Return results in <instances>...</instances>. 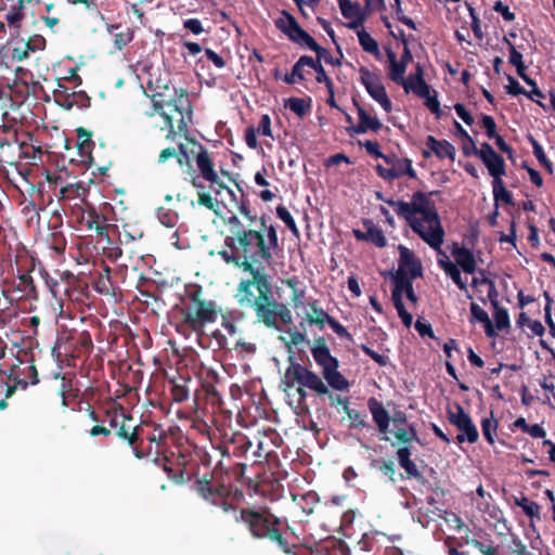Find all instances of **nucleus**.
Returning <instances> with one entry per match:
<instances>
[{
  "label": "nucleus",
  "mask_w": 555,
  "mask_h": 555,
  "mask_svg": "<svg viewBox=\"0 0 555 555\" xmlns=\"http://www.w3.org/2000/svg\"><path fill=\"white\" fill-rule=\"evenodd\" d=\"M285 108H289L297 116H305L311 108L310 98H288L284 100Z\"/></svg>",
  "instance_id": "c756f323"
},
{
  "label": "nucleus",
  "mask_w": 555,
  "mask_h": 555,
  "mask_svg": "<svg viewBox=\"0 0 555 555\" xmlns=\"http://www.w3.org/2000/svg\"><path fill=\"white\" fill-rule=\"evenodd\" d=\"M492 186H493V197L496 203L499 201H502L506 204H512V194L505 188L502 178H500V179L496 178V180H493Z\"/></svg>",
  "instance_id": "a19ab883"
},
{
  "label": "nucleus",
  "mask_w": 555,
  "mask_h": 555,
  "mask_svg": "<svg viewBox=\"0 0 555 555\" xmlns=\"http://www.w3.org/2000/svg\"><path fill=\"white\" fill-rule=\"evenodd\" d=\"M257 412L261 418L273 422L278 420V412L271 406V402L267 401L266 396L263 400H260L259 405H257Z\"/></svg>",
  "instance_id": "a18cd8bd"
},
{
  "label": "nucleus",
  "mask_w": 555,
  "mask_h": 555,
  "mask_svg": "<svg viewBox=\"0 0 555 555\" xmlns=\"http://www.w3.org/2000/svg\"><path fill=\"white\" fill-rule=\"evenodd\" d=\"M13 146L16 145V133L11 139H0V162L8 165H17L20 163V156Z\"/></svg>",
  "instance_id": "b1692460"
},
{
  "label": "nucleus",
  "mask_w": 555,
  "mask_h": 555,
  "mask_svg": "<svg viewBox=\"0 0 555 555\" xmlns=\"http://www.w3.org/2000/svg\"><path fill=\"white\" fill-rule=\"evenodd\" d=\"M364 225L366 228L365 240L377 247H384L386 245V237L383 231L371 222H365Z\"/></svg>",
  "instance_id": "4c0bfd02"
},
{
  "label": "nucleus",
  "mask_w": 555,
  "mask_h": 555,
  "mask_svg": "<svg viewBox=\"0 0 555 555\" xmlns=\"http://www.w3.org/2000/svg\"><path fill=\"white\" fill-rule=\"evenodd\" d=\"M157 217L159 222L167 228H175L178 222V214L164 207L158 208Z\"/></svg>",
  "instance_id": "79ce46f5"
},
{
  "label": "nucleus",
  "mask_w": 555,
  "mask_h": 555,
  "mask_svg": "<svg viewBox=\"0 0 555 555\" xmlns=\"http://www.w3.org/2000/svg\"><path fill=\"white\" fill-rule=\"evenodd\" d=\"M405 92H414L418 96H427L429 87L423 79V69L420 64L416 65V73L400 83Z\"/></svg>",
  "instance_id": "5701e85b"
},
{
  "label": "nucleus",
  "mask_w": 555,
  "mask_h": 555,
  "mask_svg": "<svg viewBox=\"0 0 555 555\" xmlns=\"http://www.w3.org/2000/svg\"><path fill=\"white\" fill-rule=\"evenodd\" d=\"M198 149L195 160L199 175L192 177L191 184L197 191L198 205L217 212L219 202L211 196V193L216 196L221 195L222 191H227L230 195L233 193L218 176L208 151L202 144Z\"/></svg>",
  "instance_id": "20e7f679"
},
{
  "label": "nucleus",
  "mask_w": 555,
  "mask_h": 555,
  "mask_svg": "<svg viewBox=\"0 0 555 555\" xmlns=\"http://www.w3.org/2000/svg\"><path fill=\"white\" fill-rule=\"evenodd\" d=\"M456 126L462 135L468 139L469 143L473 146L474 154L477 155L482 160V163L485 164L489 171V175L493 178V180H496V178H502L505 175L504 159L488 143H482L480 149H478L473 139L461 127V125L456 124Z\"/></svg>",
  "instance_id": "f8f14e48"
},
{
  "label": "nucleus",
  "mask_w": 555,
  "mask_h": 555,
  "mask_svg": "<svg viewBox=\"0 0 555 555\" xmlns=\"http://www.w3.org/2000/svg\"><path fill=\"white\" fill-rule=\"evenodd\" d=\"M162 118L164 119L168 132L166 134L167 140H175L178 133H181L178 131V126H175V116L170 114H162Z\"/></svg>",
  "instance_id": "4d7b16f0"
},
{
  "label": "nucleus",
  "mask_w": 555,
  "mask_h": 555,
  "mask_svg": "<svg viewBox=\"0 0 555 555\" xmlns=\"http://www.w3.org/2000/svg\"><path fill=\"white\" fill-rule=\"evenodd\" d=\"M305 289L299 286V283L295 280H284L280 286V296H282L286 302L294 308H299L302 305V298Z\"/></svg>",
  "instance_id": "aec40b11"
},
{
  "label": "nucleus",
  "mask_w": 555,
  "mask_h": 555,
  "mask_svg": "<svg viewBox=\"0 0 555 555\" xmlns=\"http://www.w3.org/2000/svg\"><path fill=\"white\" fill-rule=\"evenodd\" d=\"M392 301H393V305L398 311V314L399 317L401 318L403 324L406 326V327H410L411 324H412V321H413V317L411 313H409L404 306H403V302H402V299H401V289H400V286H396L395 289L392 291Z\"/></svg>",
  "instance_id": "f704fd0d"
},
{
  "label": "nucleus",
  "mask_w": 555,
  "mask_h": 555,
  "mask_svg": "<svg viewBox=\"0 0 555 555\" xmlns=\"http://www.w3.org/2000/svg\"><path fill=\"white\" fill-rule=\"evenodd\" d=\"M494 308H495V312H494V321H495V326L499 331H502L506 327H508L509 325V317H508V313L505 309L503 308H500L498 306V301L495 300V298H492L491 299Z\"/></svg>",
  "instance_id": "c03bdc74"
},
{
  "label": "nucleus",
  "mask_w": 555,
  "mask_h": 555,
  "mask_svg": "<svg viewBox=\"0 0 555 555\" xmlns=\"http://www.w3.org/2000/svg\"><path fill=\"white\" fill-rule=\"evenodd\" d=\"M358 116H359V124L357 127V132L363 133V132H366L367 130L377 131L380 129V127H382L380 121L376 117L371 116L362 107L358 108Z\"/></svg>",
  "instance_id": "c85d7f7f"
},
{
  "label": "nucleus",
  "mask_w": 555,
  "mask_h": 555,
  "mask_svg": "<svg viewBox=\"0 0 555 555\" xmlns=\"http://www.w3.org/2000/svg\"><path fill=\"white\" fill-rule=\"evenodd\" d=\"M133 39V30L126 28L125 30L114 33V47L117 50H122Z\"/></svg>",
  "instance_id": "09e8293b"
},
{
  "label": "nucleus",
  "mask_w": 555,
  "mask_h": 555,
  "mask_svg": "<svg viewBox=\"0 0 555 555\" xmlns=\"http://www.w3.org/2000/svg\"><path fill=\"white\" fill-rule=\"evenodd\" d=\"M86 192H87V189L83 185V182L68 183L64 186H61V189H60L61 198H64V199H73L76 197H82V196H85Z\"/></svg>",
  "instance_id": "e433bc0d"
},
{
  "label": "nucleus",
  "mask_w": 555,
  "mask_h": 555,
  "mask_svg": "<svg viewBox=\"0 0 555 555\" xmlns=\"http://www.w3.org/2000/svg\"><path fill=\"white\" fill-rule=\"evenodd\" d=\"M360 79L364 85L369 94L380 104V106L389 113L391 111V101L388 98L385 87L380 82L377 76L372 74L366 68H361L360 70Z\"/></svg>",
  "instance_id": "f3484780"
},
{
  "label": "nucleus",
  "mask_w": 555,
  "mask_h": 555,
  "mask_svg": "<svg viewBox=\"0 0 555 555\" xmlns=\"http://www.w3.org/2000/svg\"><path fill=\"white\" fill-rule=\"evenodd\" d=\"M392 301H393V305L398 311V314L399 317L401 318L403 324L406 326V327H410L411 324H412V321H413V317L411 313H409L404 306H403V302H402V299H401V289H400V286H396L395 289L392 291Z\"/></svg>",
  "instance_id": "72a5a7b5"
},
{
  "label": "nucleus",
  "mask_w": 555,
  "mask_h": 555,
  "mask_svg": "<svg viewBox=\"0 0 555 555\" xmlns=\"http://www.w3.org/2000/svg\"><path fill=\"white\" fill-rule=\"evenodd\" d=\"M93 142L91 140V133H86V138L81 141H78L77 147L79 150V154L81 156H88L89 163L93 164V157L91 155V146Z\"/></svg>",
  "instance_id": "5fc2aeb1"
},
{
  "label": "nucleus",
  "mask_w": 555,
  "mask_h": 555,
  "mask_svg": "<svg viewBox=\"0 0 555 555\" xmlns=\"http://www.w3.org/2000/svg\"><path fill=\"white\" fill-rule=\"evenodd\" d=\"M93 350V341L88 331L76 332L69 336V356L73 359L88 358Z\"/></svg>",
  "instance_id": "6ab92c4d"
},
{
  "label": "nucleus",
  "mask_w": 555,
  "mask_h": 555,
  "mask_svg": "<svg viewBox=\"0 0 555 555\" xmlns=\"http://www.w3.org/2000/svg\"><path fill=\"white\" fill-rule=\"evenodd\" d=\"M386 53L389 62V77L391 80L400 85L405 79L404 74L408 65L399 61L392 50L388 49Z\"/></svg>",
  "instance_id": "393cba45"
},
{
  "label": "nucleus",
  "mask_w": 555,
  "mask_h": 555,
  "mask_svg": "<svg viewBox=\"0 0 555 555\" xmlns=\"http://www.w3.org/2000/svg\"><path fill=\"white\" fill-rule=\"evenodd\" d=\"M190 378L179 377V378H172L169 380L171 384L170 393L172 397V401L176 403H182L189 399L190 389H189V382Z\"/></svg>",
  "instance_id": "bb28decb"
},
{
  "label": "nucleus",
  "mask_w": 555,
  "mask_h": 555,
  "mask_svg": "<svg viewBox=\"0 0 555 555\" xmlns=\"http://www.w3.org/2000/svg\"><path fill=\"white\" fill-rule=\"evenodd\" d=\"M395 438L400 443H406L416 439V430L410 426L408 428H398L395 431Z\"/></svg>",
  "instance_id": "864d4df0"
},
{
  "label": "nucleus",
  "mask_w": 555,
  "mask_h": 555,
  "mask_svg": "<svg viewBox=\"0 0 555 555\" xmlns=\"http://www.w3.org/2000/svg\"><path fill=\"white\" fill-rule=\"evenodd\" d=\"M231 442L235 444V449L240 451V454H245L253 446L250 439L242 433H234Z\"/></svg>",
  "instance_id": "de8ad7c7"
},
{
  "label": "nucleus",
  "mask_w": 555,
  "mask_h": 555,
  "mask_svg": "<svg viewBox=\"0 0 555 555\" xmlns=\"http://www.w3.org/2000/svg\"><path fill=\"white\" fill-rule=\"evenodd\" d=\"M183 27L193 35H201L204 31L203 24L198 18H188L183 22Z\"/></svg>",
  "instance_id": "052dcab7"
},
{
  "label": "nucleus",
  "mask_w": 555,
  "mask_h": 555,
  "mask_svg": "<svg viewBox=\"0 0 555 555\" xmlns=\"http://www.w3.org/2000/svg\"><path fill=\"white\" fill-rule=\"evenodd\" d=\"M472 284L475 287H478V286L483 285V284L488 285L489 286L488 297L490 299L496 297V289H495L494 284L489 279H487L486 276H483V275L480 276V278L479 276H474L473 280H472Z\"/></svg>",
  "instance_id": "bf43d9fd"
},
{
  "label": "nucleus",
  "mask_w": 555,
  "mask_h": 555,
  "mask_svg": "<svg viewBox=\"0 0 555 555\" xmlns=\"http://www.w3.org/2000/svg\"><path fill=\"white\" fill-rule=\"evenodd\" d=\"M358 39L364 51L379 57V47L377 41L364 29L358 30Z\"/></svg>",
  "instance_id": "c9c22d12"
},
{
  "label": "nucleus",
  "mask_w": 555,
  "mask_h": 555,
  "mask_svg": "<svg viewBox=\"0 0 555 555\" xmlns=\"http://www.w3.org/2000/svg\"><path fill=\"white\" fill-rule=\"evenodd\" d=\"M493 10L500 13L503 18L507 22H512L515 20V14L511 12L509 8L503 4L501 1L494 3Z\"/></svg>",
  "instance_id": "69168bd1"
},
{
  "label": "nucleus",
  "mask_w": 555,
  "mask_h": 555,
  "mask_svg": "<svg viewBox=\"0 0 555 555\" xmlns=\"http://www.w3.org/2000/svg\"><path fill=\"white\" fill-rule=\"evenodd\" d=\"M25 14L20 12H9L5 21L10 27L20 28L21 22L24 20Z\"/></svg>",
  "instance_id": "338daca9"
},
{
  "label": "nucleus",
  "mask_w": 555,
  "mask_h": 555,
  "mask_svg": "<svg viewBox=\"0 0 555 555\" xmlns=\"http://www.w3.org/2000/svg\"><path fill=\"white\" fill-rule=\"evenodd\" d=\"M470 313L474 320L479 322H488L490 320L488 313L477 304L473 302L470 305Z\"/></svg>",
  "instance_id": "0e129e2a"
},
{
  "label": "nucleus",
  "mask_w": 555,
  "mask_h": 555,
  "mask_svg": "<svg viewBox=\"0 0 555 555\" xmlns=\"http://www.w3.org/2000/svg\"><path fill=\"white\" fill-rule=\"evenodd\" d=\"M185 296L189 302L184 304L180 310L181 326H185L196 334H203L204 327L217 320V305L212 300L203 298V288L199 285L186 289Z\"/></svg>",
  "instance_id": "39448f33"
},
{
  "label": "nucleus",
  "mask_w": 555,
  "mask_h": 555,
  "mask_svg": "<svg viewBox=\"0 0 555 555\" xmlns=\"http://www.w3.org/2000/svg\"><path fill=\"white\" fill-rule=\"evenodd\" d=\"M427 146L430 149L433 153H435L438 157L444 158L448 157L450 159H454L455 149L454 146L446 140H436L434 137H428Z\"/></svg>",
  "instance_id": "cd10ccee"
},
{
  "label": "nucleus",
  "mask_w": 555,
  "mask_h": 555,
  "mask_svg": "<svg viewBox=\"0 0 555 555\" xmlns=\"http://www.w3.org/2000/svg\"><path fill=\"white\" fill-rule=\"evenodd\" d=\"M383 159L385 165L378 164L376 171L384 180L391 181L404 175L413 179L416 178L411 159L400 158L395 154L385 155Z\"/></svg>",
  "instance_id": "ddd939ff"
},
{
  "label": "nucleus",
  "mask_w": 555,
  "mask_h": 555,
  "mask_svg": "<svg viewBox=\"0 0 555 555\" xmlns=\"http://www.w3.org/2000/svg\"><path fill=\"white\" fill-rule=\"evenodd\" d=\"M150 443H155L158 447H165L167 444L168 435L160 425H155L153 433L147 437Z\"/></svg>",
  "instance_id": "8fccbe9b"
},
{
  "label": "nucleus",
  "mask_w": 555,
  "mask_h": 555,
  "mask_svg": "<svg viewBox=\"0 0 555 555\" xmlns=\"http://www.w3.org/2000/svg\"><path fill=\"white\" fill-rule=\"evenodd\" d=\"M389 204L424 242L437 250L439 256L437 262L443 271H447L455 264L450 260L449 256L441 250L444 231L435 204L427 195L416 193L410 202L391 201Z\"/></svg>",
  "instance_id": "f03ea898"
},
{
  "label": "nucleus",
  "mask_w": 555,
  "mask_h": 555,
  "mask_svg": "<svg viewBox=\"0 0 555 555\" xmlns=\"http://www.w3.org/2000/svg\"><path fill=\"white\" fill-rule=\"evenodd\" d=\"M331 317L321 308L312 307L311 311L307 314V321L311 324H318L323 326L325 323H330Z\"/></svg>",
  "instance_id": "37998d69"
},
{
  "label": "nucleus",
  "mask_w": 555,
  "mask_h": 555,
  "mask_svg": "<svg viewBox=\"0 0 555 555\" xmlns=\"http://www.w3.org/2000/svg\"><path fill=\"white\" fill-rule=\"evenodd\" d=\"M370 410L379 431L386 434L390 422L388 412L384 409L383 404L375 399L370 400Z\"/></svg>",
  "instance_id": "a878e982"
},
{
  "label": "nucleus",
  "mask_w": 555,
  "mask_h": 555,
  "mask_svg": "<svg viewBox=\"0 0 555 555\" xmlns=\"http://www.w3.org/2000/svg\"><path fill=\"white\" fill-rule=\"evenodd\" d=\"M345 412L353 426H364L365 416L354 409H350L347 403H345Z\"/></svg>",
  "instance_id": "6e6d98bb"
},
{
  "label": "nucleus",
  "mask_w": 555,
  "mask_h": 555,
  "mask_svg": "<svg viewBox=\"0 0 555 555\" xmlns=\"http://www.w3.org/2000/svg\"><path fill=\"white\" fill-rule=\"evenodd\" d=\"M398 250L400 254L398 272L410 279L421 276L423 271L422 262L414 253L403 245H399Z\"/></svg>",
  "instance_id": "a211bd4d"
},
{
  "label": "nucleus",
  "mask_w": 555,
  "mask_h": 555,
  "mask_svg": "<svg viewBox=\"0 0 555 555\" xmlns=\"http://www.w3.org/2000/svg\"><path fill=\"white\" fill-rule=\"evenodd\" d=\"M205 55L206 57L212 62V64L217 67V68H223L225 66V62L223 60L222 56H220L217 52H215L214 50L207 48L205 49Z\"/></svg>",
  "instance_id": "774afa93"
},
{
  "label": "nucleus",
  "mask_w": 555,
  "mask_h": 555,
  "mask_svg": "<svg viewBox=\"0 0 555 555\" xmlns=\"http://www.w3.org/2000/svg\"><path fill=\"white\" fill-rule=\"evenodd\" d=\"M1 293L10 304L14 300L37 301L39 299V292L29 271L18 270L17 275L10 282V287L3 288Z\"/></svg>",
  "instance_id": "9d476101"
},
{
  "label": "nucleus",
  "mask_w": 555,
  "mask_h": 555,
  "mask_svg": "<svg viewBox=\"0 0 555 555\" xmlns=\"http://www.w3.org/2000/svg\"><path fill=\"white\" fill-rule=\"evenodd\" d=\"M256 131L259 134L273 138L272 130H271V118L269 115L266 114V115L261 116V119L259 121V125H258Z\"/></svg>",
  "instance_id": "680f3d73"
},
{
  "label": "nucleus",
  "mask_w": 555,
  "mask_h": 555,
  "mask_svg": "<svg viewBox=\"0 0 555 555\" xmlns=\"http://www.w3.org/2000/svg\"><path fill=\"white\" fill-rule=\"evenodd\" d=\"M131 422L132 421L120 422L112 435L131 448L137 459L142 460L151 454V449L145 451L142 448L143 440L140 437L141 428L139 425H131Z\"/></svg>",
  "instance_id": "4468645a"
},
{
  "label": "nucleus",
  "mask_w": 555,
  "mask_h": 555,
  "mask_svg": "<svg viewBox=\"0 0 555 555\" xmlns=\"http://www.w3.org/2000/svg\"><path fill=\"white\" fill-rule=\"evenodd\" d=\"M154 111L162 114L176 113L179 117L176 119L178 131L188 132L189 124L192 121V105L189 93L185 89H173L172 94L166 95L164 92H155L152 95Z\"/></svg>",
  "instance_id": "423d86ee"
},
{
  "label": "nucleus",
  "mask_w": 555,
  "mask_h": 555,
  "mask_svg": "<svg viewBox=\"0 0 555 555\" xmlns=\"http://www.w3.org/2000/svg\"><path fill=\"white\" fill-rule=\"evenodd\" d=\"M509 63L516 67L518 76L526 83H533V80L526 75V65L522 62V54L517 50L515 44H509Z\"/></svg>",
  "instance_id": "7c9ffc66"
},
{
  "label": "nucleus",
  "mask_w": 555,
  "mask_h": 555,
  "mask_svg": "<svg viewBox=\"0 0 555 555\" xmlns=\"http://www.w3.org/2000/svg\"><path fill=\"white\" fill-rule=\"evenodd\" d=\"M16 145L17 146H13V149H15V152H17V154L20 156V162L22 159H26L30 164V162H33L31 149H30L31 147V143H28L25 140L21 141L16 137Z\"/></svg>",
  "instance_id": "3c124183"
},
{
  "label": "nucleus",
  "mask_w": 555,
  "mask_h": 555,
  "mask_svg": "<svg viewBox=\"0 0 555 555\" xmlns=\"http://www.w3.org/2000/svg\"><path fill=\"white\" fill-rule=\"evenodd\" d=\"M448 416L451 424H453L461 434L457 435L459 442L467 440L474 443L478 440V430L474 425L470 416L464 411L460 404H455L448 410Z\"/></svg>",
  "instance_id": "2eb2a0df"
},
{
  "label": "nucleus",
  "mask_w": 555,
  "mask_h": 555,
  "mask_svg": "<svg viewBox=\"0 0 555 555\" xmlns=\"http://www.w3.org/2000/svg\"><path fill=\"white\" fill-rule=\"evenodd\" d=\"M112 269L107 264H103L102 271L92 282L93 288L96 293L106 296H116V286L111 276Z\"/></svg>",
  "instance_id": "4be33fe9"
},
{
  "label": "nucleus",
  "mask_w": 555,
  "mask_h": 555,
  "mask_svg": "<svg viewBox=\"0 0 555 555\" xmlns=\"http://www.w3.org/2000/svg\"><path fill=\"white\" fill-rule=\"evenodd\" d=\"M280 220H282L296 236L299 235V231L296 227L294 218L286 209L281 208V207H280Z\"/></svg>",
  "instance_id": "e2e57ef3"
},
{
  "label": "nucleus",
  "mask_w": 555,
  "mask_h": 555,
  "mask_svg": "<svg viewBox=\"0 0 555 555\" xmlns=\"http://www.w3.org/2000/svg\"><path fill=\"white\" fill-rule=\"evenodd\" d=\"M47 244L57 257L63 256L66 249V240L61 231H52L47 237Z\"/></svg>",
  "instance_id": "473e14b6"
},
{
  "label": "nucleus",
  "mask_w": 555,
  "mask_h": 555,
  "mask_svg": "<svg viewBox=\"0 0 555 555\" xmlns=\"http://www.w3.org/2000/svg\"><path fill=\"white\" fill-rule=\"evenodd\" d=\"M280 340H283L286 344L289 353H293V347L304 345L306 341V337L302 333L298 331H293L288 332L286 336L280 337ZM293 359V354H289L291 364L294 363Z\"/></svg>",
  "instance_id": "ea45409f"
},
{
  "label": "nucleus",
  "mask_w": 555,
  "mask_h": 555,
  "mask_svg": "<svg viewBox=\"0 0 555 555\" xmlns=\"http://www.w3.org/2000/svg\"><path fill=\"white\" fill-rule=\"evenodd\" d=\"M311 353L315 362L322 367V373L327 383L335 389L343 390L348 384L337 371L338 361L331 356L330 349L323 338L314 340Z\"/></svg>",
  "instance_id": "6e6552de"
},
{
  "label": "nucleus",
  "mask_w": 555,
  "mask_h": 555,
  "mask_svg": "<svg viewBox=\"0 0 555 555\" xmlns=\"http://www.w3.org/2000/svg\"><path fill=\"white\" fill-rule=\"evenodd\" d=\"M278 431L273 427H262L257 438V450L254 454L258 457L255 464L258 466L256 479H248V490L260 498L274 503L278 499Z\"/></svg>",
  "instance_id": "7ed1b4c3"
},
{
  "label": "nucleus",
  "mask_w": 555,
  "mask_h": 555,
  "mask_svg": "<svg viewBox=\"0 0 555 555\" xmlns=\"http://www.w3.org/2000/svg\"><path fill=\"white\" fill-rule=\"evenodd\" d=\"M240 209L249 224H243L236 216L229 218L230 234L225 236L219 256L225 263L251 275L237 285L235 299L238 305L253 309L258 322L278 330V301L264 270V264L272 260L271 249L278 244L276 229L272 223L267 224L264 216L256 220L244 205Z\"/></svg>",
  "instance_id": "f257e3e1"
},
{
  "label": "nucleus",
  "mask_w": 555,
  "mask_h": 555,
  "mask_svg": "<svg viewBox=\"0 0 555 555\" xmlns=\"http://www.w3.org/2000/svg\"><path fill=\"white\" fill-rule=\"evenodd\" d=\"M397 456L406 473L413 474L416 472V465L410 460V450L406 447L400 448L397 451Z\"/></svg>",
  "instance_id": "49530a36"
},
{
  "label": "nucleus",
  "mask_w": 555,
  "mask_h": 555,
  "mask_svg": "<svg viewBox=\"0 0 555 555\" xmlns=\"http://www.w3.org/2000/svg\"><path fill=\"white\" fill-rule=\"evenodd\" d=\"M195 490L203 499L222 507L224 512L232 509V505L227 501L230 492L225 486L214 487L210 480L204 476L195 482Z\"/></svg>",
  "instance_id": "dca6fc26"
},
{
  "label": "nucleus",
  "mask_w": 555,
  "mask_h": 555,
  "mask_svg": "<svg viewBox=\"0 0 555 555\" xmlns=\"http://www.w3.org/2000/svg\"><path fill=\"white\" fill-rule=\"evenodd\" d=\"M106 418L102 421V423L107 422L108 427L111 428L112 433L118 427L120 422L125 421H133V417L129 414H126L124 412V409L120 406L119 409H108L105 411Z\"/></svg>",
  "instance_id": "2f4dec72"
},
{
  "label": "nucleus",
  "mask_w": 555,
  "mask_h": 555,
  "mask_svg": "<svg viewBox=\"0 0 555 555\" xmlns=\"http://www.w3.org/2000/svg\"><path fill=\"white\" fill-rule=\"evenodd\" d=\"M447 275H449L452 281L457 285V287L462 291H467V284L466 282L462 279L461 276V272L459 270V268L456 267V264H454L453 267H451L450 269H448L447 271H444Z\"/></svg>",
  "instance_id": "13d9d810"
},
{
  "label": "nucleus",
  "mask_w": 555,
  "mask_h": 555,
  "mask_svg": "<svg viewBox=\"0 0 555 555\" xmlns=\"http://www.w3.org/2000/svg\"><path fill=\"white\" fill-rule=\"evenodd\" d=\"M482 434L485 438L490 442H494V434L496 431V422L493 417H486L481 423Z\"/></svg>",
  "instance_id": "603ef678"
},
{
  "label": "nucleus",
  "mask_w": 555,
  "mask_h": 555,
  "mask_svg": "<svg viewBox=\"0 0 555 555\" xmlns=\"http://www.w3.org/2000/svg\"><path fill=\"white\" fill-rule=\"evenodd\" d=\"M451 255L455 260L456 267H461L465 273L473 274L476 271L477 263L475 257L467 248L454 243L451 246Z\"/></svg>",
  "instance_id": "412c9836"
},
{
  "label": "nucleus",
  "mask_w": 555,
  "mask_h": 555,
  "mask_svg": "<svg viewBox=\"0 0 555 555\" xmlns=\"http://www.w3.org/2000/svg\"><path fill=\"white\" fill-rule=\"evenodd\" d=\"M338 4L343 16L346 18L365 16L358 2H352L350 0H338Z\"/></svg>",
  "instance_id": "58836bf2"
},
{
  "label": "nucleus",
  "mask_w": 555,
  "mask_h": 555,
  "mask_svg": "<svg viewBox=\"0 0 555 555\" xmlns=\"http://www.w3.org/2000/svg\"><path fill=\"white\" fill-rule=\"evenodd\" d=\"M241 517L255 537L278 541V517L269 506L263 505L260 511L242 509Z\"/></svg>",
  "instance_id": "0eeeda50"
},
{
  "label": "nucleus",
  "mask_w": 555,
  "mask_h": 555,
  "mask_svg": "<svg viewBox=\"0 0 555 555\" xmlns=\"http://www.w3.org/2000/svg\"><path fill=\"white\" fill-rule=\"evenodd\" d=\"M299 384L315 391L318 395L327 393L328 389L323 380L314 373L308 371L304 366L297 363H292L286 370L284 375V391L289 396V389L295 385Z\"/></svg>",
  "instance_id": "1a4fd4ad"
},
{
  "label": "nucleus",
  "mask_w": 555,
  "mask_h": 555,
  "mask_svg": "<svg viewBox=\"0 0 555 555\" xmlns=\"http://www.w3.org/2000/svg\"><path fill=\"white\" fill-rule=\"evenodd\" d=\"M280 29L288 37L289 40L301 47L315 51L319 56L325 53V50L321 49L314 39L305 31L297 21L286 11L281 12Z\"/></svg>",
  "instance_id": "9b49d317"
}]
</instances>
